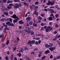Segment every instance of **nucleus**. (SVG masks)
<instances>
[{"label":"nucleus","mask_w":60,"mask_h":60,"mask_svg":"<svg viewBox=\"0 0 60 60\" xmlns=\"http://www.w3.org/2000/svg\"><path fill=\"white\" fill-rule=\"evenodd\" d=\"M57 37V38H60V35H58Z\"/></svg>","instance_id":"64"},{"label":"nucleus","mask_w":60,"mask_h":60,"mask_svg":"<svg viewBox=\"0 0 60 60\" xmlns=\"http://www.w3.org/2000/svg\"><path fill=\"white\" fill-rule=\"evenodd\" d=\"M60 55H58L56 57L57 59H60Z\"/></svg>","instance_id":"27"},{"label":"nucleus","mask_w":60,"mask_h":60,"mask_svg":"<svg viewBox=\"0 0 60 60\" xmlns=\"http://www.w3.org/2000/svg\"><path fill=\"white\" fill-rule=\"evenodd\" d=\"M46 57V56H44L41 57V59H44Z\"/></svg>","instance_id":"33"},{"label":"nucleus","mask_w":60,"mask_h":60,"mask_svg":"<svg viewBox=\"0 0 60 60\" xmlns=\"http://www.w3.org/2000/svg\"><path fill=\"white\" fill-rule=\"evenodd\" d=\"M41 26H44V23H42L41 24Z\"/></svg>","instance_id":"50"},{"label":"nucleus","mask_w":60,"mask_h":60,"mask_svg":"<svg viewBox=\"0 0 60 60\" xmlns=\"http://www.w3.org/2000/svg\"><path fill=\"white\" fill-rule=\"evenodd\" d=\"M59 34H58L57 33V34L56 35V37H55V39H56H56H57V36H58V35H59Z\"/></svg>","instance_id":"21"},{"label":"nucleus","mask_w":60,"mask_h":60,"mask_svg":"<svg viewBox=\"0 0 60 60\" xmlns=\"http://www.w3.org/2000/svg\"><path fill=\"white\" fill-rule=\"evenodd\" d=\"M38 50V48H36L34 49V51H37V50Z\"/></svg>","instance_id":"35"},{"label":"nucleus","mask_w":60,"mask_h":60,"mask_svg":"<svg viewBox=\"0 0 60 60\" xmlns=\"http://www.w3.org/2000/svg\"><path fill=\"white\" fill-rule=\"evenodd\" d=\"M9 14L10 15H11L13 14V12L12 11H10V12Z\"/></svg>","instance_id":"41"},{"label":"nucleus","mask_w":60,"mask_h":60,"mask_svg":"<svg viewBox=\"0 0 60 60\" xmlns=\"http://www.w3.org/2000/svg\"><path fill=\"white\" fill-rule=\"evenodd\" d=\"M35 44H36V45H37V44H38V41H36L35 42Z\"/></svg>","instance_id":"58"},{"label":"nucleus","mask_w":60,"mask_h":60,"mask_svg":"<svg viewBox=\"0 0 60 60\" xmlns=\"http://www.w3.org/2000/svg\"><path fill=\"white\" fill-rule=\"evenodd\" d=\"M38 8V6H36L35 7V9L36 10V9H37Z\"/></svg>","instance_id":"54"},{"label":"nucleus","mask_w":60,"mask_h":60,"mask_svg":"<svg viewBox=\"0 0 60 60\" xmlns=\"http://www.w3.org/2000/svg\"><path fill=\"white\" fill-rule=\"evenodd\" d=\"M49 45H48L47 44H46L45 45V46L46 48H49Z\"/></svg>","instance_id":"23"},{"label":"nucleus","mask_w":60,"mask_h":60,"mask_svg":"<svg viewBox=\"0 0 60 60\" xmlns=\"http://www.w3.org/2000/svg\"><path fill=\"white\" fill-rule=\"evenodd\" d=\"M6 0H4L3 1V2L4 3H6Z\"/></svg>","instance_id":"59"},{"label":"nucleus","mask_w":60,"mask_h":60,"mask_svg":"<svg viewBox=\"0 0 60 60\" xmlns=\"http://www.w3.org/2000/svg\"><path fill=\"white\" fill-rule=\"evenodd\" d=\"M30 19L31 18H30V17H28L26 18V21H28L29 20H30Z\"/></svg>","instance_id":"11"},{"label":"nucleus","mask_w":60,"mask_h":60,"mask_svg":"<svg viewBox=\"0 0 60 60\" xmlns=\"http://www.w3.org/2000/svg\"><path fill=\"white\" fill-rule=\"evenodd\" d=\"M50 53V51L49 50H46L45 52V54H48V53Z\"/></svg>","instance_id":"7"},{"label":"nucleus","mask_w":60,"mask_h":60,"mask_svg":"<svg viewBox=\"0 0 60 60\" xmlns=\"http://www.w3.org/2000/svg\"><path fill=\"white\" fill-rule=\"evenodd\" d=\"M20 52H24V50L22 48L20 50Z\"/></svg>","instance_id":"34"},{"label":"nucleus","mask_w":60,"mask_h":60,"mask_svg":"<svg viewBox=\"0 0 60 60\" xmlns=\"http://www.w3.org/2000/svg\"><path fill=\"white\" fill-rule=\"evenodd\" d=\"M40 15L41 17H44V14H41Z\"/></svg>","instance_id":"48"},{"label":"nucleus","mask_w":60,"mask_h":60,"mask_svg":"<svg viewBox=\"0 0 60 60\" xmlns=\"http://www.w3.org/2000/svg\"><path fill=\"white\" fill-rule=\"evenodd\" d=\"M14 2H20L19 0H14Z\"/></svg>","instance_id":"24"},{"label":"nucleus","mask_w":60,"mask_h":60,"mask_svg":"<svg viewBox=\"0 0 60 60\" xmlns=\"http://www.w3.org/2000/svg\"><path fill=\"white\" fill-rule=\"evenodd\" d=\"M9 41H7V43H6V44L7 45H8V44H9Z\"/></svg>","instance_id":"39"},{"label":"nucleus","mask_w":60,"mask_h":60,"mask_svg":"<svg viewBox=\"0 0 60 60\" xmlns=\"http://www.w3.org/2000/svg\"><path fill=\"white\" fill-rule=\"evenodd\" d=\"M50 4H51V6H53V4H54V2H52L51 1Z\"/></svg>","instance_id":"26"},{"label":"nucleus","mask_w":60,"mask_h":60,"mask_svg":"<svg viewBox=\"0 0 60 60\" xmlns=\"http://www.w3.org/2000/svg\"><path fill=\"white\" fill-rule=\"evenodd\" d=\"M24 4L25 6H26L27 3L25 2H24Z\"/></svg>","instance_id":"53"},{"label":"nucleus","mask_w":60,"mask_h":60,"mask_svg":"<svg viewBox=\"0 0 60 60\" xmlns=\"http://www.w3.org/2000/svg\"><path fill=\"white\" fill-rule=\"evenodd\" d=\"M1 47L2 48H4L5 47V44H4L3 43L2 44Z\"/></svg>","instance_id":"19"},{"label":"nucleus","mask_w":60,"mask_h":60,"mask_svg":"<svg viewBox=\"0 0 60 60\" xmlns=\"http://www.w3.org/2000/svg\"><path fill=\"white\" fill-rule=\"evenodd\" d=\"M47 29H48L49 30L51 31L52 30V29H53V27H51L50 26H48L47 27Z\"/></svg>","instance_id":"6"},{"label":"nucleus","mask_w":60,"mask_h":60,"mask_svg":"<svg viewBox=\"0 0 60 60\" xmlns=\"http://www.w3.org/2000/svg\"><path fill=\"white\" fill-rule=\"evenodd\" d=\"M26 29L28 30H31V28L30 27H26Z\"/></svg>","instance_id":"18"},{"label":"nucleus","mask_w":60,"mask_h":60,"mask_svg":"<svg viewBox=\"0 0 60 60\" xmlns=\"http://www.w3.org/2000/svg\"><path fill=\"white\" fill-rule=\"evenodd\" d=\"M12 7H11L8 6L7 7L8 9V10H10V9H11Z\"/></svg>","instance_id":"22"},{"label":"nucleus","mask_w":60,"mask_h":60,"mask_svg":"<svg viewBox=\"0 0 60 60\" xmlns=\"http://www.w3.org/2000/svg\"><path fill=\"white\" fill-rule=\"evenodd\" d=\"M48 19L49 21H51L53 20L52 17H51L48 18Z\"/></svg>","instance_id":"10"},{"label":"nucleus","mask_w":60,"mask_h":60,"mask_svg":"<svg viewBox=\"0 0 60 60\" xmlns=\"http://www.w3.org/2000/svg\"><path fill=\"white\" fill-rule=\"evenodd\" d=\"M51 1L49 0L48 1V3L47 4L48 5H50V3H51Z\"/></svg>","instance_id":"14"},{"label":"nucleus","mask_w":60,"mask_h":60,"mask_svg":"<svg viewBox=\"0 0 60 60\" xmlns=\"http://www.w3.org/2000/svg\"><path fill=\"white\" fill-rule=\"evenodd\" d=\"M41 23V21L39 20V21H38V22H36V23Z\"/></svg>","instance_id":"55"},{"label":"nucleus","mask_w":60,"mask_h":60,"mask_svg":"<svg viewBox=\"0 0 60 60\" xmlns=\"http://www.w3.org/2000/svg\"><path fill=\"white\" fill-rule=\"evenodd\" d=\"M17 55L18 56L20 57L21 56V53H19L18 54H17Z\"/></svg>","instance_id":"29"},{"label":"nucleus","mask_w":60,"mask_h":60,"mask_svg":"<svg viewBox=\"0 0 60 60\" xmlns=\"http://www.w3.org/2000/svg\"><path fill=\"white\" fill-rule=\"evenodd\" d=\"M19 32L21 34V33H22V31L20 30H19Z\"/></svg>","instance_id":"63"},{"label":"nucleus","mask_w":60,"mask_h":60,"mask_svg":"<svg viewBox=\"0 0 60 60\" xmlns=\"http://www.w3.org/2000/svg\"><path fill=\"white\" fill-rule=\"evenodd\" d=\"M10 26H14V25L12 23L11 24H10Z\"/></svg>","instance_id":"44"},{"label":"nucleus","mask_w":60,"mask_h":60,"mask_svg":"<svg viewBox=\"0 0 60 60\" xmlns=\"http://www.w3.org/2000/svg\"><path fill=\"white\" fill-rule=\"evenodd\" d=\"M33 25L34 26H35V27L37 26V24L36 23H33Z\"/></svg>","instance_id":"20"},{"label":"nucleus","mask_w":60,"mask_h":60,"mask_svg":"<svg viewBox=\"0 0 60 60\" xmlns=\"http://www.w3.org/2000/svg\"><path fill=\"white\" fill-rule=\"evenodd\" d=\"M54 7V6H51L50 7V8H53Z\"/></svg>","instance_id":"62"},{"label":"nucleus","mask_w":60,"mask_h":60,"mask_svg":"<svg viewBox=\"0 0 60 60\" xmlns=\"http://www.w3.org/2000/svg\"><path fill=\"white\" fill-rule=\"evenodd\" d=\"M5 59H6V60H8L9 59V58L7 56H6L5 58Z\"/></svg>","instance_id":"37"},{"label":"nucleus","mask_w":60,"mask_h":60,"mask_svg":"<svg viewBox=\"0 0 60 60\" xmlns=\"http://www.w3.org/2000/svg\"><path fill=\"white\" fill-rule=\"evenodd\" d=\"M38 43L39 44H40L41 43V40H39L38 41Z\"/></svg>","instance_id":"51"},{"label":"nucleus","mask_w":60,"mask_h":60,"mask_svg":"<svg viewBox=\"0 0 60 60\" xmlns=\"http://www.w3.org/2000/svg\"><path fill=\"white\" fill-rule=\"evenodd\" d=\"M11 24V23H10V22H7L6 23V24H7V25H8V26H10Z\"/></svg>","instance_id":"15"},{"label":"nucleus","mask_w":60,"mask_h":60,"mask_svg":"<svg viewBox=\"0 0 60 60\" xmlns=\"http://www.w3.org/2000/svg\"><path fill=\"white\" fill-rule=\"evenodd\" d=\"M8 20V18H6L5 19V21H7Z\"/></svg>","instance_id":"42"},{"label":"nucleus","mask_w":60,"mask_h":60,"mask_svg":"<svg viewBox=\"0 0 60 60\" xmlns=\"http://www.w3.org/2000/svg\"><path fill=\"white\" fill-rule=\"evenodd\" d=\"M31 54H32V55L33 54H34V52H31Z\"/></svg>","instance_id":"57"},{"label":"nucleus","mask_w":60,"mask_h":60,"mask_svg":"<svg viewBox=\"0 0 60 60\" xmlns=\"http://www.w3.org/2000/svg\"><path fill=\"white\" fill-rule=\"evenodd\" d=\"M33 21L34 23H36V22L37 21L36 19L35 18H34L33 19Z\"/></svg>","instance_id":"28"},{"label":"nucleus","mask_w":60,"mask_h":60,"mask_svg":"<svg viewBox=\"0 0 60 60\" xmlns=\"http://www.w3.org/2000/svg\"><path fill=\"white\" fill-rule=\"evenodd\" d=\"M13 4H9L8 5V6H13Z\"/></svg>","instance_id":"43"},{"label":"nucleus","mask_w":60,"mask_h":60,"mask_svg":"<svg viewBox=\"0 0 60 60\" xmlns=\"http://www.w3.org/2000/svg\"><path fill=\"white\" fill-rule=\"evenodd\" d=\"M55 49H56V48H55V47H52L49 49L51 51L54 50H55Z\"/></svg>","instance_id":"5"},{"label":"nucleus","mask_w":60,"mask_h":60,"mask_svg":"<svg viewBox=\"0 0 60 60\" xmlns=\"http://www.w3.org/2000/svg\"><path fill=\"white\" fill-rule=\"evenodd\" d=\"M45 31L47 33V32H48V31H50L49 29H48L47 28L45 29Z\"/></svg>","instance_id":"30"},{"label":"nucleus","mask_w":60,"mask_h":60,"mask_svg":"<svg viewBox=\"0 0 60 60\" xmlns=\"http://www.w3.org/2000/svg\"><path fill=\"white\" fill-rule=\"evenodd\" d=\"M1 21H5V19H2L1 20Z\"/></svg>","instance_id":"32"},{"label":"nucleus","mask_w":60,"mask_h":60,"mask_svg":"<svg viewBox=\"0 0 60 60\" xmlns=\"http://www.w3.org/2000/svg\"><path fill=\"white\" fill-rule=\"evenodd\" d=\"M31 44H32L31 41L30 40L27 43V44H28V45H29V44H30V47H32V45H31Z\"/></svg>","instance_id":"8"},{"label":"nucleus","mask_w":60,"mask_h":60,"mask_svg":"<svg viewBox=\"0 0 60 60\" xmlns=\"http://www.w3.org/2000/svg\"><path fill=\"white\" fill-rule=\"evenodd\" d=\"M33 22L30 21L29 23V24L30 25V26H32V24H33Z\"/></svg>","instance_id":"17"},{"label":"nucleus","mask_w":60,"mask_h":60,"mask_svg":"<svg viewBox=\"0 0 60 60\" xmlns=\"http://www.w3.org/2000/svg\"><path fill=\"white\" fill-rule=\"evenodd\" d=\"M5 30H9V28H7V27H5Z\"/></svg>","instance_id":"49"},{"label":"nucleus","mask_w":60,"mask_h":60,"mask_svg":"<svg viewBox=\"0 0 60 60\" xmlns=\"http://www.w3.org/2000/svg\"><path fill=\"white\" fill-rule=\"evenodd\" d=\"M14 19L13 20L14 23H17L18 22V20H19V19L18 18H17V19Z\"/></svg>","instance_id":"4"},{"label":"nucleus","mask_w":60,"mask_h":60,"mask_svg":"<svg viewBox=\"0 0 60 60\" xmlns=\"http://www.w3.org/2000/svg\"><path fill=\"white\" fill-rule=\"evenodd\" d=\"M55 27L56 28H58L59 27V26L57 24H56Z\"/></svg>","instance_id":"36"},{"label":"nucleus","mask_w":60,"mask_h":60,"mask_svg":"<svg viewBox=\"0 0 60 60\" xmlns=\"http://www.w3.org/2000/svg\"><path fill=\"white\" fill-rule=\"evenodd\" d=\"M16 50V48H13V50L14 51H15Z\"/></svg>","instance_id":"61"},{"label":"nucleus","mask_w":60,"mask_h":60,"mask_svg":"<svg viewBox=\"0 0 60 60\" xmlns=\"http://www.w3.org/2000/svg\"><path fill=\"white\" fill-rule=\"evenodd\" d=\"M53 58V55H52L51 54L50 56V59H51Z\"/></svg>","instance_id":"38"},{"label":"nucleus","mask_w":60,"mask_h":60,"mask_svg":"<svg viewBox=\"0 0 60 60\" xmlns=\"http://www.w3.org/2000/svg\"><path fill=\"white\" fill-rule=\"evenodd\" d=\"M39 3V2L38 1H36L35 3V4H36V5H37V4H38Z\"/></svg>","instance_id":"40"},{"label":"nucleus","mask_w":60,"mask_h":60,"mask_svg":"<svg viewBox=\"0 0 60 60\" xmlns=\"http://www.w3.org/2000/svg\"><path fill=\"white\" fill-rule=\"evenodd\" d=\"M53 46V44L51 43H49L48 45L49 48Z\"/></svg>","instance_id":"12"},{"label":"nucleus","mask_w":60,"mask_h":60,"mask_svg":"<svg viewBox=\"0 0 60 60\" xmlns=\"http://www.w3.org/2000/svg\"><path fill=\"white\" fill-rule=\"evenodd\" d=\"M7 54L9 55L10 54V51H8V52H7Z\"/></svg>","instance_id":"52"},{"label":"nucleus","mask_w":60,"mask_h":60,"mask_svg":"<svg viewBox=\"0 0 60 60\" xmlns=\"http://www.w3.org/2000/svg\"><path fill=\"white\" fill-rule=\"evenodd\" d=\"M11 18H12L13 19H17V18H18V17H17V15H13V16H11Z\"/></svg>","instance_id":"3"},{"label":"nucleus","mask_w":60,"mask_h":60,"mask_svg":"<svg viewBox=\"0 0 60 60\" xmlns=\"http://www.w3.org/2000/svg\"><path fill=\"white\" fill-rule=\"evenodd\" d=\"M15 5H13L14 8H16V9H17V8H18L19 7V5L17 4V3H15Z\"/></svg>","instance_id":"1"},{"label":"nucleus","mask_w":60,"mask_h":60,"mask_svg":"<svg viewBox=\"0 0 60 60\" xmlns=\"http://www.w3.org/2000/svg\"><path fill=\"white\" fill-rule=\"evenodd\" d=\"M35 40H33L31 42V44H34L35 43Z\"/></svg>","instance_id":"16"},{"label":"nucleus","mask_w":60,"mask_h":60,"mask_svg":"<svg viewBox=\"0 0 60 60\" xmlns=\"http://www.w3.org/2000/svg\"><path fill=\"white\" fill-rule=\"evenodd\" d=\"M51 11H52L51 12V13H54L55 12V11H54V10L53 9H51Z\"/></svg>","instance_id":"25"},{"label":"nucleus","mask_w":60,"mask_h":60,"mask_svg":"<svg viewBox=\"0 0 60 60\" xmlns=\"http://www.w3.org/2000/svg\"><path fill=\"white\" fill-rule=\"evenodd\" d=\"M4 36V35L2 34V35H0V38H2V37H3Z\"/></svg>","instance_id":"56"},{"label":"nucleus","mask_w":60,"mask_h":60,"mask_svg":"<svg viewBox=\"0 0 60 60\" xmlns=\"http://www.w3.org/2000/svg\"><path fill=\"white\" fill-rule=\"evenodd\" d=\"M4 10H5V11H8V9L5 8L4 9Z\"/></svg>","instance_id":"60"},{"label":"nucleus","mask_w":60,"mask_h":60,"mask_svg":"<svg viewBox=\"0 0 60 60\" xmlns=\"http://www.w3.org/2000/svg\"><path fill=\"white\" fill-rule=\"evenodd\" d=\"M38 18L39 19H40V20H42V17L40 16H39L38 17Z\"/></svg>","instance_id":"31"},{"label":"nucleus","mask_w":60,"mask_h":60,"mask_svg":"<svg viewBox=\"0 0 60 60\" xmlns=\"http://www.w3.org/2000/svg\"><path fill=\"white\" fill-rule=\"evenodd\" d=\"M38 36H43V37H44V36H44L43 35H41V34H38Z\"/></svg>","instance_id":"46"},{"label":"nucleus","mask_w":60,"mask_h":60,"mask_svg":"<svg viewBox=\"0 0 60 60\" xmlns=\"http://www.w3.org/2000/svg\"><path fill=\"white\" fill-rule=\"evenodd\" d=\"M55 7L56 8H58V5H55Z\"/></svg>","instance_id":"47"},{"label":"nucleus","mask_w":60,"mask_h":60,"mask_svg":"<svg viewBox=\"0 0 60 60\" xmlns=\"http://www.w3.org/2000/svg\"><path fill=\"white\" fill-rule=\"evenodd\" d=\"M19 23L20 24H23L24 22H23V20H21L19 22Z\"/></svg>","instance_id":"13"},{"label":"nucleus","mask_w":60,"mask_h":60,"mask_svg":"<svg viewBox=\"0 0 60 60\" xmlns=\"http://www.w3.org/2000/svg\"><path fill=\"white\" fill-rule=\"evenodd\" d=\"M34 14H35L36 16H37L38 15V12H36V13H34Z\"/></svg>","instance_id":"45"},{"label":"nucleus","mask_w":60,"mask_h":60,"mask_svg":"<svg viewBox=\"0 0 60 60\" xmlns=\"http://www.w3.org/2000/svg\"><path fill=\"white\" fill-rule=\"evenodd\" d=\"M3 14L4 15H6V16H8V13L7 12L4 11L3 12Z\"/></svg>","instance_id":"9"},{"label":"nucleus","mask_w":60,"mask_h":60,"mask_svg":"<svg viewBox=\"0 0 60 60\" xmlns=\"http://www.w3.org/2000/svg\"><path fill=\"white\" fill-rule=\"evenodd\" d=\"M29 33H30V34L31 36L34 35V32L32 30L29 31Z\"/></svg>","instance_id":"2"}]
</instances>
